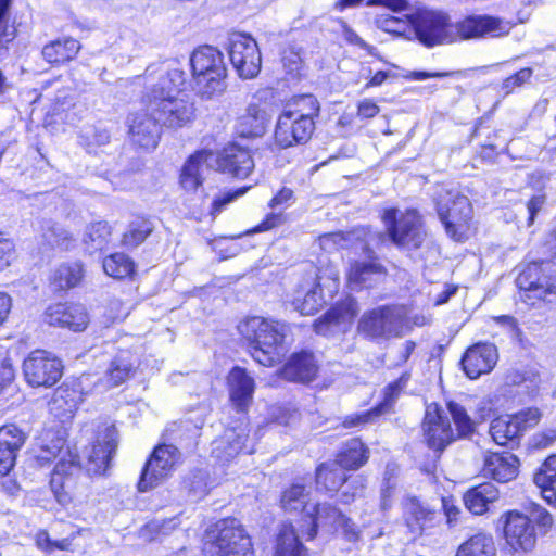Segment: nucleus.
I'll use <instances>...</instances> for the list:
<instances>
[{
    "mask_svg": "<svg viewBox=\"0 0 556 556\" xmlns=\"http://www.w3.org/2000/svg\"><path fill=\"white\" fill-rule=\"evenodd\" d=\"M382 220L389 238L400 249H419L426 239L420 215L415 210L399 212L388 208L383 212Z\"/></svg>",
    "mask_w": 556,
    "mask_h": 556,
    "instance_id": "obj_3",
    "label": "nucleus"
},
{
    "mask_svg": "<svg viewBox=\"0 0 556 556\" xmlns=\"http://www.w3.org/2000/svg\"><path fill=\"white\" fill-rule=\"evenodd\" d=\"M533 481L542 492L551 493L545 496L548 501H552V498L556 500V455H552L545 459L534 473Z\"/></svg>",
    "mask_w": 556,
    "mask_h": 556,
    "instance_id": "obj_46",
    "label": "nucleus"
},
{
    "mask_svg": "<svg viewBox=\"0 0 556 556\" xmlns=\"http://www.w3.org/2000/svg\"><path fill=\"white\" fill-rule=\"evenodd\" d=\"M386 274V268L378 262H355L348 273V281L352 290L368 288L381 280Z\"/></svg>",
    "mask_w": 556,
    "mask_h": 556,
    "instance_id": "obj_32",
    "label": "nucleus"
},
{
    "mask_svg": "<svg viewBox=\"0 0 556 556\" xmlns=\"http://www.w3.org/2000/svg\"><path fill=\"white\" fill-rule=\"evenodd\" d=\"M238 330L255 362L267 367L280 362L286 352L283 341L287 326L285 324L254 316L241 321Z\"/></svg>",
    "mask_w": 556,
    "mask_h": 556,
    "instance_id": "obj_2",
    "label": "nucleus"
},
{
    "mask_svg": "<svg viewBox=\"0 0 556 556\" xmlns=\"http://www.w3.org/2000/svg\"><path fill=\"white\" fill-rule=\"evenodd\" d=\"M65 440L63 437L47 431L40 439V445L36 451L35 459L39 466H45L56 457H61L65 448Z\"/></svg>",
    "mask_w": 556,
    "mask_h": 556,
    "instance_id": "obj_42",
    "label": "nucleus"
},
{
    "mask_svg": "<svg viewBox=\"0 0 556 556\" xmlns=\"http://www.w3.org/2000/svg\"><path fill=\"white\" fill-rule=\"evenodd\" d=\"M185 83L186 73L174 67L162 73L157 83L147 90L143 104L161 127L181 128L194 119V103L176 94Z\"/></svg>",
    "mask_w": 556,
    "mask_h": 556,
    "instance_id": "obj_1",
    "label": "nucleus"
},
{
    "mask_svg": "<svg viewBox=\"0 0 556 556\" xmlns=\"http://www.w3.org/2000/svg\"><path fill=\"white\" fill-rule=\"evenodd\" d=\"M345 481V472L337 463H324L316 470V484L319 490L334 492Z\"/></svg>",
    "mask_w": 556,
    "mask_h": 556,
    "instance_id": "obj_44",
    "label": "nucleus"
},
{
    "mask_svg": "<svg viewBox=\"0 0 556 556\" xmlns=\"http://www.w3.org/2000/svg\"><path fill=\"white\" fill-rule=\"evenodd\" d=\"M533 71L530 67H525L518 71L516 74L507 77L503 84L502 89L505 94H509L517 87H521L525 83H527L532 76Z\"/></svg>",
    "mask_w": 556,
    "mask_h": 556,
    "instance_id": "obj_60",
    "label": "nucleus"
},
{
    "mask_svg": "<svg viewBox=\"0 0 556 556\" xmlns=\"http://www.w3.org/2000/svg\"><path fill=\"white\" fill-rule=\"evenodd\" d=\"M319 102L313 94H302L293 100L290 104L291 113L299 115L300 117H309L314 119L319 113Z\"/></svg>",
    "mask_w": 556,
    "mask_h": 556,
    "instance_id": "obj_57",
    "label": "nucleus"
},
{
    "mask_svg": "<svg viewBox=\"0 0 556 556\" xmlns=\"http://www.w3.org/2000/svg\"><path fill=\"white\" fill-rule=\"evenodd\" d=\"M248 429L247 426L240 424L232 428H227L224 434L214 441L213 454L216 458L228 462L242 452L247 445Z\"/></svg>",
    "mask_w": 556,
    "mask_h": 556,
    "instance_id": "obj_28",
    "label": "nucleus"
},
{
    "mask_svg": "<svg viewBox=\"0 0 556 556\" xmlns=\"http://www.w3.org/2000/svg\"><path fill=\"white\" fill-rule=\"evenodd\" d=\"M84 276L83 265L80 263L61 264L51 276V285L55 290L62 291L76 287Z\"/></svg>",
    "mask_w": 556,
    "mask_h": 556,
    "instance_id": "obj_43",
    "label": "nucleus"
},
{
    "mask_svg": "<svg viewBox=\"0 0 556 556\" xmlns=\"http://www.w3.org/2000/svg\"><path fill=\"white\" fill-rule=\"evenodd\" d=\"M556 441V429L548 428L532 437V445L535 448H546Z\"/></svg>",
    "mask_w": 556,
    "mask_h": 556,
    "instance_id": "obj_64",
    "label": "nucleus"
},
{
    "mask_svg": "<svg viewBox=\"0 0 556 556\" xmlns=\"http://www.w3.org/2000/svg\"><path fill=\"white\" fill-rule=\"evenodd\" d=\"M456 556H496L493 538L485 533L475 534L458 547Z\"/></svg>",
    "mask_w": 556,
    "mask_h": 556,
    "instance_id": "obj_45",
    "label": "nucleus"
},
{
    "mask_svg": "<svg viewBox=\"0 0 556 556\" xmlns=\"http://www.w3.org/2000/svg\"><path fill=\"white\" fill-rule=\"evenodd\" d=\"M498 498V490L491 482L481 483L468 490L464 495L467 509L475 515H482L490 504Z\"/></svg>",
    "mask_w": 556,
    "mask_h": 556,
    "instance_id": "obj_36",
    "label": "nucleus"
},
{
    "mask_svg": "<svg viewBox=\"0 0 556 556\" xmlns=\"http://www.w3.org/2000/svg\"><path fill=\"white\" fill-rule=\"evenodd\" d=\"M248 189L249 187H242L236 189L235 191H227L217 194L212 202V207L210 212L211 215L216 216L217 214H219L226 207V205H228L237 198L243 195L248 191Z\"/></svg>",
    "mask_w": 556,
    "mask_h": 556,
    "instance_id": "obj_59",
    "label": "nucleus"
},
{
    "mask_svg": "<svg viewBox=\"0 0 556 556\" xmlns=\"http://www.w3.org/2000/svg\"><path fill=\"white\" fill-rule=\"evenodd\" d=\"M554 263L548 260L528 263L516 278L517 287L525 291L528 299L546 300L548 294H556V276Z\"/></svg>",
    "mask_w": 556,
    "mask_h": 556,
    "instance_id": "obj_7",
    "label": "nucleus"
},
{
    "mask_svg": "<svg viewBox=\"0 0 556 556\" xmlns=\"http://www.w3.org/2000/svg\"><path fill=\"white\" fill-rule=\"evenodd\" d=\"M518 458L509 453H489L484 456L483 471L498 482H508L517 476Z\"/></svg>",
    "mask_w": 556,
    "mask_h": 556,
    "instance_id": "obj_29",
    "label": "nucleus"
},
{
    "mask_svg": "<svg viewBox=\"0 0 556 556\" xmlns=\"http://www.w3.org/2000/svg\"><path fill=\"white\" fill-rule=\"evenodd\" d=\"M504 534L507 544L515 552H530L536 544V532L527 515L509 511L506 516Z\"/></svg>",
    "mask_w": 556,
    "mask_h": 556,
    "instance_id": "obj_18",
    "label": "nucleus"
},
{
    "mask_svg": "<svg viewBox=\"0 0 556 556\" xmlns=\"http://www.w3.org/2000/svg\"><path fill=\"white\" fill-rule=\"evenodd\" d=\"M367 459L368 448L359 439H351L345 443L333 463H337L343 470L358 469Z\"/></svg>",
    "mask_w": 556,
    "mask_h": 556,
    "instance_id": "obj_38",
    "label": "nucleus"
},
{
    "mask_svg": "<svg viewBox=\"0 0 556 556\" xmlns=\"http://www.w3.org/2000/svg\"><path fill=\"white\" fill-rule=\"evenodd\" d=\"M267 124L266 111L257 104H250L244 114L238 118L236 130L240 137H262L266 131Z\"/></svg>",
    "mask_w": 556,
    "mask_h": 556,
    "instance_id": "obj_34",
    "label": "nucleus"
},
{
    "mask_svg": "<svg viewBox=\"0 0 556 556\" xmlns=\"http://www.w3.org/2000/svg\"><path fill=\"white\" fill-rule=\"evenodd\" d=\"M179 457L180 453L174 445L156 446L141 470L138 490L147 492L161 484L170 476Z\"/></svg>",
    "mask_w": 556,
    "mask_h": 556,
    "instance_id": "obj_9",
    "label": "nucleus"
},
{
    "mask_svg": "<svg viewBox=\"0 0 556 556\" xmlns=\"http://www.w3.org/2000/svg\"><path fill=\"white\" fill-rule=\"evenodd\" d=\"M355 305V302L350 300L330 308L315 321V331L323 336L330 334L333 332V328L338 327L341 323L351 320L356 315Z\"/></svg>",
    "mask_w": 556,
    "mask_h": 556,
    "instance_id": "obj_35",
    "label": "nucleus"
},
{
    "mask_svg": "<svg viewBox=\"0 0 556 556\" xmlns=\"http://www.w3.org/2000/svg\"><path fill=\"white\" fill-rule=\"evenodd\" d=\"M315 129L314 119L309 117H300L291 113V111H283L279 116L276 129L275 139L280 148H289L294 143H305L312 136Z\"/></svg>",
    "mask_w": 556,
    "mask_h": 556,
    "instance_id": "obj_14",
    "label": "nucleus"
},
{
    "mask_svg": "<svg viewBox=\"0 0 556 556\" xmlns=\"http://www.w3.org/2000/svg\"><path fill=\"white\" fill-rule=\"evenodd\" d=\"M79 471V457L76 454H73L68 448H66V451L60 457V460L56 463L54 467V471L51 479V485L54 486L59 484L60 486L64 488L70 477Z\"/></svg>",
    "mask_w": 556,
    "mask_h": 556,
    "instance_id": "obj_47",
    "label": "nucleus"
},
{
    "mask_svg": "<svg viewBox=\"0 0 556 556\" xmlns=\"http://www.w3.org/2000/svg\"><path fill=\"white\" fill-rule=\"evenodd\" d=\"M424 432L428 446L437 452H442L456 439L448 419L443 416L442 410L437 404L427 406Z\"/></svg>",
    "mask_w": 556,
    "mask_h": 556,
    "instance_id": "obj_17",
    "label": "nucleus"
},
{
    "mask_svg": "<svg viewBox=\"0 0 556 556\" xmlns=\"http://www.w3.org/2000/svg\"><path fill=\"white\" fill-rule=\"evenodd\" d=\"M462 39H475L484 36L502 37L511 29L509 22L490 15L469 16L454 27Z\"/></svg>",
    "mask_w": 556,
    "mask_h": 556,
    "instance_id": "obj_19",
    "label": "nucleus"
},
{
    "mask_svg": "<svg viewBox=\"0 0 556 556\" xmlns=\"http://www.w3.org/2000/svg\"><path fill=\"white\" fill-rule=\"evenodd\" d=\"M275 556H305V548L293 525H281L277 535Z\"/></svg>",
    "mask_w": 556,
    "mask_h": 556,
    "instance_id": "obj_40",
    "label": "nucleus"
},
{
    "mask_svg": "<svg viewBox=\"0 0 556 556\" xmlns=\"http://www.w3.org/2000/svg\"><path fill=\"white\" fill-rule=\"evenodd\" d=\"M339 23L342 27V36L346 42L366 50L371 55L376 54V48L364 41L342 18H339Z\"/></svg>",
    "mask_w": 556,
    "mask_h": 556,
    "instance_id": "obj_61",
    "label": "nucleus"
},
{
    "mask_svg": "<svg viewBox=\"0 0 556 556\" xmlns=\"http://www.w3.org/2000/svg\"><path fill=\"white\" fill-rule=\"evenodd\" d=\"M11 0H0V55L8 50V43L16 36L14 25L9 23Z\"/></svg>",
    "mask_w": 556,
    "mask_h": 556,
    "instance_id": "obj_55",
    "label": "nucleus"
},
{
    "mask_svg": "<svg viewBox=\"0 0 556 556\" xmlns=\"http://www.w3.org/2000/svg\"><path fill=\"white\" fill-rule=\"evenodd\" d=\"M103 269L106 275L122 279L135 271V263L124 253H114L104 258Z\"/></svg>",
    "mask_w": 556,
    "mask_h": 556,
    "instance_id": "obj_51",
    "label": "nucleus"
},
{
    "mask_svg": "<svg viewBox=\"0 0 556 556\" xmlns=\"http://www.w3.org/2000/svg\"><path fill=\"white\" fill-rule=\"evenodd\" d=\"M319 240H320V245L324 249H328V248L329 249L330 248L343 249L349 245L350 236L345 235L342 231L329 232V233H325V235L320 236Z\"/></svg>",
    "mask_w": 556,
    "mask_h": 556,
    "instance_id": "obj_62",
    "label": "nucleus"
},
{
    "mask_svg": "<svg viewBox=\"0 0 556 556\" xmlns=\"http://www.w3.org/2000/svg\"><path fill=\"white\" fill-rule=\"evenodd\" d=\"M447 409L452 416V419L456 426L457 435L456 438H469L473 434L476 426L473 420L468 415L467 410L454 401L447 403Z\"/></svg>",
    "mask_w": 556,
    "mask_h": 556,
    "instance_id": "obj_53",
    "label": "nucleus"
},
{
    "mask_svg": "<svg viewBox=\"0 0 556 556\" xmlns=\"http://www.w3.org/2000/svg\"><path fill=\"white\" fill-rule=\"evenodd\" d=\"M110 235L111 227L109 224L106 222H97L90 224L86 228L83 241L90 252L102 250L105 247Z\"/></svg>",
    "mask_w": 556,
    "mask_h": 556,
    "instance_id": "obj_52",
    "label": "nucleus"
},
{
    "mask_svg": "<svg viewBox=\"0 0 556 556\" xmlns=\"http://www.w3.org/2000/svg\"><path fill=\"white\" fill-rule=\"evenodd\" d=\"M45 321L50 326L66 327L74 331H83L87 327L89 318L85 307L79 304L58 303L47 308Z\"/></svg>",
    "mask_w": 556,
    "mask_h": 556,
    "instance_id": "obj_23",
    "label": "nucleus"
},
{
    "mask_svg": "<svg viewBox=\"0 0 556 556\" xmlns=\"http://www.w3.org/2000/svg\"><path fill=\"white\" fill-rule=\"evenodd\" d=\"M230 62L242 79H252L261 71L262 56L257 42L245 34H233L229 38Z\"/></svg>",
    "mask_w": 556,
    "mask_h": 556,
    "instance_id": "obj_10",
    "label": "nucleus"
},
{
    "mask_svg": "<svg viewBox=\"0 0 556 556\" xmlns=\"http://www.w3.org/2000/svg\"><path fill=\"white\" fill-rule=\"evenodd\" d=\"M153 230L154 225L150 219L138 217L128 225L127 230L123 235L122 243L127 248H137Z\"/></svg>",
    "mask_w": 556,
    "mask_h": 556,
    "instance_id": "obj_48",
    "label": "nucleus"
},
{
    "mask_svg": "<svg viewBox=\"0 0 556 556\" xmlns=\"http://www.w3.org/2000/svg\"><path fill=\"white\" fill-rule=\"evenodd\" d=\"M375 24L379 29L395 36H412V14L403 18L382 13L376 16Z\"/></svg>",
    "mask_w": 556,
    "mask_h": 556,
    "instance_id": "obj_49",
    "label": "nucleus"
},
{
    "mask_svg": "<svg viewBox=\"0 0 556 556\" xmlns=\"http://www.w3.org/2000/svg\"><path fill=\"white\" fill-rule=\"evenodd\" d=\"M344 515L333 505L321 503L314 506L313 511L304 515L301 520L300 533L302 538L312 540L317 534L318 527H337Z\"/></svg>",
    "mask_w": 556,
    "mask_h": 556,
    "instance_id": "obj_24",
    "label": "nucleus"
},
{
    "mask_svg": "<svg viewBox=\"0 0 556 556\" xmlns=\"http://www.w3.org/2000/svg\"><path fill=\"white\" fill-rule=\"evenodd\" d=\"M497 349L492 343L479 342L468 348L462 358V366L470 379L490 372L497 362Z\"/></svg>",
    "mask_w": 556,
    "mask_h": 556,
    "instance_id": "obj_20",
    "label": "nucleus"
},
{
    "mask_svg": "<svg viewBox=\"0 0 556 556\" xmlns=\"http://www.w3.org/2000/svg\"><path fill=\"white\" fill-rule=\"evenodd\" d=\"M116 444L113 440L98 442L94 444L88 455L86 469L91 475H102L109 468L110 462L115 452Z\"/></svg>",
    "mask_w": 556,
    "mask_h": 556,
    "instance_id": "obj_39",
    "label": "nucleus"
},
{
    "mask_svg": "<svg viewBox=\"0 0 556 556\" xmlns=\"http://www.w3.org/2000/svg\"><path fill=\"white\" fill-rule=\"evenodd\" d=\"M409 374H403L396 381L390 383L384 390V399L377 407L368 410L364 414H354L346 416L343 426L345 428H352L359 425L367 424L372 417H377L382 414H387L391 410V407L400 394L401 390L406 386L409 380Z\"/></svg>",
    "mask_w": 556,
    "mask_h": 556,
    "instance_id": "obj_26",
    "label": "nucleus"
},
{
    "mask_svg": "<svg viewBox=\"0 0 556 556\" xmlns=\"http://www.w3.org/2000/svg\"><path fill=\"white\" fill-rule=\"evenodd\" d=\"M412 35L426 47L454 40L450 16L443 11L428 9L418 10L412 14Z\"/></svg>",
    "mask_w": 556,
    "mask_h": 556,
    "instance_id": "obj_6",
    "label": "nucleus"
},
{
    "mask_svg": "<svg viewBox=\"0 0 556 556\" xmlns=\"http://www.w3.org/2000/svg\"><path fill=\"white\" fill-rule=\"evenodd\" d=\"M254 160L250 150L238 143H231L218 154L214 153L213 167L235 178L244 179L254 169Z\"/></svg>",
    "mask_w": 556,
    "mask_h": 556,
    "instance_id": "obj_16",
    "label": "nucleus"
},
{
    "mask_svg": "<svg viewBox=\"0 0 556 556\" xmlns=\"http://www.w3.org/2000/svg\"><path fill=\"white\" fill-rule=\"evenodd\" d=\"M226 77L227 72L194 76V90L202 99L219 97L227 88Z\"/></svg>",
    "mask_w": 556,
    "mask_h": 556,
    "instance_id": "obj_41",
    "label": "nucleus"
},
{
    "mask_svg": "<svg viewBox=\"0 0 556 556\" xmlns=\"http://www.w3.org/2000/svg\"><path fill=\"white\" fill-rule=\"evenodd\" d=\"M323 303L321 288H319V282L315 283V281H306L305 285H302L292 300V306L301 315L315 314Z\"/></svg>",
    "mask_w": 556,
    "mask_h": 556,
    "instance_id": "obj_37",
    "label": "nucleus"
},
{
    "mask_svg": "<svg viewBox=\"0 0 556 556\" xmlns=\"http://www.w3.org/2000/svg\"><path fill=\"white\" fill-rule=\"evenodd\" d=\"M86 138L89 140V146H105L110 142V132L102 127H91L85 132Z\"/></svg>",
    "mask_w": 556,
    "mask_h": 556,
    "instance_id": "obj_63",
    "label": "nucleus"
},
{
    "mask_svg": "<svg viewBox=\"0 0 556 556\" xmlns=\"http://www.w3.org/2000/svg\"><path fill=\"white\" fill-rule=\"evenodd\" d=\"M527 517L531 519V525H533V522L538 525L542 533H546L554 522L547 509L535 503H531Z\"/></svg>",
    "mask_w": 556,
    "mask_h": 556,
    "instance_id": "obj_58",
    "label": "nucleus"
},
{
    "mask_svg": "<svg viewBox=\"0 0 556 556\" xmlns=\"http://www.w3.org/2000/svg\"><path fill=\"white\" fill-rule=\"evenodd\" d=\"M402 505L404 522L414 536L430 532L441 522L440 513L415 496L406 497Z\"/></svg>",
    "mask_w": 556,
    "mask_h": 556,
    "instance_id": "obj_15",
    "label": "nucleus"
},
{
    "mask_svg": "<svg viewBox=\"0 0 556 556\" xmlns=\"http://www.w3.org/2000/svg\"><path fill=\"white\" fill-rule=\"evenodd\" d=\"M541 413L538 408L520 410L515 415L501 416L492 420L490 434L498 445L516 443L529 429L539 424Z\"/></svg>",
    "mask_w": 556,
    "mask_h": 556,
    "instance_id": "obj_11",
    "label": "nucleus"
},
{
    "mask_svg": "<svg viewBox=\"0 0 556 556\" xmlns=\"http://www.w3.org/2000/svg\"><path fill=\"white\" fill-rule=\"evenodd\" d=\"M192 76L227 72L223 54L211 46L200 47L190 56Z\"/></svg>",
    "mask_w": 556,
    "mask_h": 556,
    "instance_id": "obj_31",
    "label": "nucleus"
},
{
    "mask_svg": "<svg viewBox=\"0 0 556 556\" xmlns=\"http://www.w3.org/2000/svg\"><path fill=\"white\" fill-rule=\"evenodd\" d=\"M127 126L129 139L135 146L144 150H154L157 147L162 127L146 105L128 115Z\"/></svg>",
    "mask_w": 556,
    "mask_h": 556,
    "instance_id": "obj_13",
    "label": "nucleus"
},
{
    "mask_svg": "<svg viewBox=\"0 0 556 556\" xmlns=\"http://www.w3.org/2000/svg\"><path fill=\"white\" fill-rule=\"evenodd\" d=\"M62 363L43 350L33 351L23 362V374L34 388L54 386L62 377Z\"/></svg>",
    "mask_w": 556,
    "mask_h": 556,
    "instance_id": "obj_12",
    "label": "nucleus"
},
{
    "mask_svg": "<svg viewBox=\"0 0 556 556\" xmlns=\"http://www.w3.org/2000/svg\"><path fill=\"white\" fill-rule=\"evenodd\" d=\"M437 211L446 235L455 241H462L472 217L469 199L458 192L446 191L445 194H440Z\"/></svg>",
    "mask_w": 556,
    "mask_h": 556,
    "instance_id": "obj_5",
    "label": "nucleus"
},
{
    "mask_svg": "<svg viewBox=\"0 0 556 556\" xmlns=\"http://www.w3.org/2000/svg\"><path fill=\"white\" fill-rule=\"evenodd\" d=\"M311 491L304 484L294 483L283 491L281 507L285 511L293 513L302 510L308 503Z\"/></svg>",
    "mask_w": 556,
    "mask_h": 556,
    "instance_id": "obj_50",
    "label": "nucleus"
},
{
    "mask_svg": "<svg viewBox=\"0 0 556 556\" xmlns=\"http://www.w3.org/2000/svg\"><path fill=\"white\" fill-rule=\"evenodd\" d=\"M26 438V433L15 425L0 428V476L9 475L13 469L17 453Z\"/></svg>",
    "mask_w": 556,
    "mask_h": 556,
    "instance_id": "obj_25",
    "label": "nucleus"
},
{
    "mask_svg": "<svg viewBox=\"0 0 556 556\" xmlns=\"http://www.w3.org/2000/svg\"><path fill=\"white\" fill-rule=\"evenodd\" d=\"M81 402L80 390L63 384L55 390L50 403V410L64 422L73 417Z\"/></svg>",
    "mask_w": 556,
    "mask_h": 556,
    "instance_id": "obj_33",
    "label": "nucleus"
},
{
    "mask_svg": "<svg viewBox=\"0 0 556 556\" xmlns=\"http://www.w3.org/2000/svg\"><path fill=\"white\" fill-rule=\"evenodd\" d=\"M214 152L199 151L192 154L181 168L179 182L188 192L195 191L213 168Z\"/></svg>",
    "mask_w": 556,
    "mask_h": 556,
    "instance_id": "obj_22",
    "label": "nucleus"
},
{
    "mask_svg": "<svg viewBox=\"0 0 556 556\" xmlns=\"http://www.w3.org/2000/svg\"><path fill=\"white\" fill-rule=\"evenodd\" d=\"M132 369V363L127 357L123 355L115 357L106 372L108 383L111 387L119 386L130 377Z\"/></svg>",
    "mask_w": 556,
    "mask_h": 556,
    "instance_id": "obj_56",
    "label": "nucleus"
},
{
    "mask_svg": "<svg viewBox=\"0 0 556 556\" xmlns=\"http://www.w3.org/2000/svg\"><path fill=\"white\" fill-rule=\"evenodd\" d=\"M231 405L241 413L248 410L255 391L254 378L242 367L235 366L227 376Z\"/></svg>",
    "mask_w": 556,
    "mask_h": 556,
    "instance_id": "obj_21",
    "label": "nucleus"
},
{
    "mask_svg": "<svg viewBox=\"0 0 556 556\" xmlns=\"http://www.w3.org/2000/svg\"><path fill=\"white\" fill-rule=\"evenodd\" d=\"M81 46L73 37H63L45 45L41 55L51 65L60 66L76 58Z\"/></svg>",
    "mask_w": 556,
    "mask_h": 556,
    "instance_id": "obj_30",
    "label": "nucleus"
},
{
    "mask_svg": "<svg viewBox=\"0 0 556 556\" xmlns=\"http://www.w3.org/2000/svg\"><path fill=\"white\" fill-rule=\"evenodd\" d=\"M217 535L205 544L208 556H254L252 542L237 519H224L217 523Z\"/></svg>",
    "mask_w": 556,
    "mask_h": 556,
    "instance_id": "obj_4",
    "label": "nucleus"
},
{
    "mask_svg": "<svg viewBox=\"0 0 556 556\" xmlns=\"http://www.w3.org/2000/svg\"><path fill=\"white\" fill-rule=\"evenodd\" d=\"M42 237L52 247H59L67 250L73 241L70 232L64 229L61 225L48 220L42 226Z\"/></svg>",
    "mask_w": 556,
    "mask_h": 556,
    "instance_id": "obj_54",
    "label": "nucleus"
},
{
    "mask_svg": "<svg viewBox=\"0 0 556 556\" xmlns=\"http://www.w3.org/2000/svg\"><path fill=\"white\" fill-rule=\"evenodd\" d=\"M318 367L312 353H294L281 368L282 378L293 382H311L315 379Z\"/></svg>",
    "mask_w": 556,
    "mask_h": 556,
    "instance_id": "obj_27",
    "label": "nucleus"
},
{
    "mask_svg": "<svg viewBox=\"0 0 556 556\" xmlns=\"http://www.w3.org/2000/svg\"><path fill=\"white\" fill-rule=\"evenodd\" d=\"M404 313L397 306H380L365 313L358 323V330L372 339H390L401 336Z\"/></svg>",
    "mask_w": 556,
    "mask_h": 556,
    "instance_id": "obj_8",
    "label": "nucleus"
}]
</instances>
